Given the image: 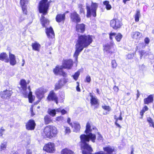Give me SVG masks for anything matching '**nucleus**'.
I'll list each match as a JSON object with an SVG mask.
<instances>
[{"label":"nucleus","instance_id":"1","mask_svg":"<svg viewBox=\"0 0 154 154\" xmlns=\"http://www.w3.org/2000/svg\"><path fill=\"white\" fill-rule=\"evenodd\" d=\"M96 130V128L94 126L91 127L90 124L88 122L86 126V129L85 132L86 135L82 134L80 136L81 142L82 143L81 144V148L83 154H114L115 149L114 147L110 146H107L103 148V150L106 152L105 154L103 152L101 151L92 154L91 152L93 150L91 147L86 142H88L90 139L92 141L94 142L96 139V135L91 132L92 130Z\"/></svg>","mask_w":154,"mask_h":154},{"label":"nucleus","instance_id":"2","mask_svg":"<svg viewBox=\"0 0 154 154\" xmlns=\"http://www.w3.org/2000/svg\"><path fill=\"white\" fill-rule=\"evenodd\" d=\"M93 41V36L90 35H80L78 36V40L75 44V51L74 57L77 61L78 57L84 48H87Z\"/></svg>","mask_w":154,"mask_h":154},{"label":"nucleus","instance_id":"3","mask_svg":"<svg viewBox=\"0 0 154 154\" xmlns=\"http://www.w3.org/2000/svg\"><path fill=\"white\" fill-rule=\"evenodd\" d=\"M38 8L39 12L42 14L40 21L43 27L45 28V32L47 35L48 36V21L44 16V15L47 14L48 9V0H42L40 1Z\"/></svg>","mask_w":154,"mask_h":154},{"label":"nucleus","instance_id":"4","mask_svg":"<svg viewBox=\"0 0 154 154\" xmlns=\"http://www.w3.org/2000/svg\"><path fill=\"white\" fill-rule=\"evenodd\" d=\"M73 65L72 61L71 59L65 60L63 63V65L57 66L54 70V72L55 74L66 77L67 74L63 70V69H70Z\"/></svg>","mask_w":154,"mask_h":154},{"label":"nucleus","instance_id":"5","mask_svg":"<svg viewBox=\"0 0 154 154\" xmlns=\"http://www.w3.org/2000/svg\"><path fill=\"white\" fill-rule=\"evenodd\" d=\"M98 4L96 3H94L91 2V7L87 5V17H90L91 15L95 17L96 16V12L98 7Z\"/></svg>","mask_w":154,"mask_h":154},{"label":"nucleus","instance_id":"6","mask_svg":"<svg viewBox=\"0 0 154 154\" xmlns=\"http://www.w3.org/2000/svg\"><path fill=\"white\" fill-rule=\"evenodd\" d=\"M110 25L114 29H117L122 26V23L120 20L115 18L110 21Z\"/></svg>","mask_w":154,"mask_h":154},{"label":"nucleus","instance_id":"7","mask_svg":"<svg viewBox=\"0 0 154 154\" xmlns=\"http://www.w3.org/2000/svg\"><path fill=\"white\" fill-rule=\"evenodd\" d=\"M47 92V90L42 88H39L36 90L35 94L39 100V101L44 97L45 93Z\"/></svg>","mask_w":154,"mask_h":154},{"label":"nucleus","instance_id":"8","mask_svg":"<svg viewBox=\"0 0 154 154\" xmlns=\"http://www.w3.org/2000/svg\"><path fill=\"white\" fill-rule=\"evenodd\" d=\"M70 16L71 20L73 22L78 23L81 21L79 15L75 11L71 13Z\"/></svg>","mask_w":154,"mask_h":154},{"label":"nucleus","instance_id":"9","mask_svg":"<svg viewBox=\"0 0 154 154\" xmlns=\"http://www.w3.org/2000/svg\"><path fill=\"white\" fill-rule=\"evenodd\" d=\"M13 92L9 90H6L0 92V96L3 99H9L10 98Z\"/></svg>","mask_w":154,"mask_h":154},{"label":"nucleus","instance_id":"10","mask_svg":"<svg viewBox=\"0 0 154 154\" xmlns=\"http://www.w3.org/2000/svg\"><path fill=\"white\" fill-rule=\"evenodd\" d=\"M49 128V138H51L56 137L57 133V128L54 126H50Z\"/></svg>","mask_w":154,"mask_h":154},{"label":"nucleus","instance_id":"11","mask_svg":"<svg viewBox=\"0 0 154 154\" xmlns=\"http://www.w3.org/2000/svg\"><path fill=\"white\" fill-rule=\"evenodd\" d=\"M20 84L23 94H25L26 96L28 94V91H26L27 83L26 80L23 79H21L20 81Z\"/></svg>","mask_w":154,"mask_h":154},{"label":"nucleus","instance_id":"12","mask_svg":"<svg viewBox=\"0 0 154 154\" xmlns=\"http://www.w3.org/2000/svg\"><path fill=\"white\" fill-rule=\"evenodd\" d=\"M67 79L65 78L61 79L59 80L58 83H57L55 85V89L58 90L60 88L66 83L67 82Z\"/></svg>","mask_w":154,"mask_h":154},{"label":"nucleus","instance_id":"13","mask_svg":"<svg viewBox=\"0 0 154 154\" xmlns=\"http://www.w3.org/2000/svg\"><path fill=\"white\" fill-rule=\"evenodd\" d=\"M35 124L33 120H29L26 125V128L28 130H32L34 129Z\"/></svg>","mask_w":154,"mask_h":154},{"label":"nucleus","instance_id":"14","mask_svg":"<svg viewBox=\"0 0 154 154\" xmlns=\"http://www.w3.org/2000/svg\"><path fill=\"white\" fill-rule=\"evenodd\" d=\"M115 45L113 42H111L109 44H107L104 46V53L105 54H107L111 52L110 49Z\"/></svg>","mask_w":154,"mask_h":154},{"label":"nucleus","instance_id":"15","mask_svg":"<svg viewBox=\"0 0 154 154\" xmlns=\"http://www.w3.org/2000/svg\"><path fill=\"white\" fill-rule=\"evenodd\" d=\"M131 37L134 39L139 40L143 37V36L142 33L138 31H135L131 32Z\"/></svg>","mask_w":154,"mask_h":154},{"label":"nucleus","instance_id":"16","mask_svg":"<svg viewBox=\"0 0 154 154\" xmlns=\"http://www.w3.org/2000/svg\"><path fill=\"white\" fill-rule=\"evenodd\" d=\"M50 100L54 101L57 104H58V98L53 91H51L49 94V100Z\"/></svg>","mask_w":154,"mask_h":154},{"label":"nucleus","instance_id":"17","mask_svg":"<svg viewBox=\"0 0 154 154\" xmlns=\"http://www.w3.org/2000/svg\"><path fill=\"white\" fill-rule=\"evenodd\" d=\"M49 39H51L50 44H52L54 43L55 40V34L53 29L51 27L49 28Z\"/></svg>","mask_w":154,"mask_h":154},{"label":"nucleus","instance_id":"18","mask_svg":"<svg viewBox=\"0 0 154 154\" xmlns=\"http://www.w3.org/2000/svg\"><path fill=\"white\" fill-rule=\"evenodd\" d=\"M90 96L91 97L90 103L91 106H96V107L98 105L99 103L98 100L96 97L94 96L91 93L90 94Z\"/></svg>","mask_w":154,"mask_h":154},{"label":"nucleus","instance_id":"19","mask_svg":"<svg viewBox=\"0 0 154 154\" xmlns=\"http://www.w3.org/2000/svg\"><path fill=\"white\" fill-rule=\"evenodd\" d=\"M28 94L26 96L25 94H23V95L25 97H28L29 99V102L30 103H32L34 100V98L32 96V92L31 91L30 87V86H29L28 88Z\"/></svg>","mask_w":154,"mask_h":154},{"label":"nucleus","instance_id":"20","mask_svg":"<svg viewBox=\"0 0 154 154\" xmlns=\"http://www.w3.org/2000/svg\"><path fill=\"white\" fill-rule=\"evenodd\" d=\"M71 126L73 128L74 131L76 132L79 131L81 128V126L79 123L76 122H73L72 126Z\"/></svg>","mask_w":154,"mask_h":154},{"label":"nucleus","instance_id":"21","mask_svg":"<svg viewBox=\"0 0 154 154\" xmlns=\"http://www.w3.org/2000/svg\"><path fill=\"white\" fill-rule=\"evenodd\" d=\"M9 57L10 64L12 66H14L17 63V61L16 60L15 56L13 54L9 53Z\"/></svg>","mask_w":154,"mask_h":154},{"label":"nucleus","instance_id":"22","mask_svg":"<svg viewBox=\"0 0 154 154\" xmlns=\"http://www.w3.org/2000/svg\"><path fill=\"white\" fill-rule=\"evenodd\" d=\"M85 29V25L83 24H78L76 26V30L77 32L83 33Z\"/></svg>","mask_w":154,"mask_h":154},{"label":"nucleus","instance_id":"23","mask_svg":"<svg viewBox=\"0 0 154 154\" xmlns=\"http://www.w3.org/2000/svg\"><path fill=\"white\" fill-rule=\"evenodd\" d=\"M65 18V14H57L56 18L57 21L58 23H60L62 21H64Z\"/></svg>","mask_w":154,"mask_h":154},{"label":"nucleus","instance_id":"24","mask_svg":"<svg viewBox=\"0 0 154 154\" xmlns=\"http://www.w3.org/2000/svg\"><path fill=\"white\" fill-rule=\"evenodd\" d=\"M145 104H148L149 103H152L153 100V97L152 95H149L147 97L144 99Z\"/></svg>","mask_w":154,"mask_h":154},{"label":"nucleus","instance_id":"25","mask_svg":"<svg viewBox=\"0 0 154 154\" xmlns=\"http://www.w3.org/2000/svg\"><path fill=\"white\" fill-rule=\"evenodd\" d=\"M32 49L35 51H39V49L41 47L40 45L37 42H35L34 43L32 44Z\"/></svg>","mask_w":154,"mask_h":154},{"label":"nucleus","instance_id":"26","mask_svg":"<svg viewBox=\"0 0 154 154\" xmlns=\"http://www.w3.org/2000/svg\"><path fill=\"white\" fill-rule=\"evenodd\" d=\"M8 56L6 53H1L0 55V60L5 61L6 62H8L9 61L8 59H6Z\"/></svg>","mask_w":154,"mask_h":154},{"label":"nucleus","instance_id":"27","mask_svg":"<svg viewBox=\"0 0 154 154\" xmlns=\"http://www.w3.org/2000/svg\"><path fill=\"white\" fill-rule=\"evenodd\" d=\"M61 154H74V152L71 150L67 148L62 149L61 151Z\"/></svg>","mask_w":154,"mask_h":154},{"label":"nucleus","instance_id":"28","mask_svg":"<svg viewBox=\"0 0 154 154\" xmlns=\"http://www.w3.org/2000/svg\"><path fill=\"white\" fill-rule=\"evenodd\" d=\"M55 149L54 144L53 143H49V152L53 153L55 152Z\"/></svg>","mask_w":154,"mask_h":154},{"label":"nucleus","instance_id":"29","mask_svg":"<svg viewBox=\"0 0 154 154\" xmlns=\"http://www.w3.org/2000/svg\"><path fill=\"white\" fill-rule=\"evenodd\" d=\"M122 113L120 112L119 117V118H118L115 115L114 116V118L116 119V122H115V124L119 128H121V127L120 125L117 123L118 121L119 120L122 121V118L121 116Z\"/></svg>","mask_w":154,"mask_h":154},{"label":"nucleus","instance_id":"30","mask_svg":"<svg viewBox=\"0 0 154 154\" xmlns=\"http://www.w3.org/2000/svg\"><path fill=\"white\" fill-rule=\"evenodd\" d=\"M7 142L5 141L0 145V151L5 150L7 148Z\"/></svg>","mask_w":154,"mask_h":154},{"label":"nucleus","instance_id":"31","mask_svg":"<svg viewBox=\"0 0 154 154\" xmlns=\"http://www.w3.org/2000/svg\"><path fill=\"white\" fill-rule=\"evenodd\" d=\"M140 16V11L137 10L136 13L134 15L135 20L136 22H138L139 21V18Z\"/></svg>","mask_w":154,"mask_h":154},{"label":"nucleus","instance_id":"32","mask_svg":"<svg viewBox=\"0 0 154 154\" xmlns=\"http://www.w3.org/2000/svg\"><path fill=\"white\" fill-rule=\"evenodd\" d=\"M103 4L106 5V7L107 10H110L111 8V6L109 4V2L108 1H105L103 2Z\"/></svg>","mask_w":154,"mask_h":154},{"label":"nucleus","instance_id":"33","mask_svg":"<svg viewBox=\"0 0 154 154\" xmlns=\"http://www.w3.org/2000/svg\"><path fill=\"white\" fill-rule=\"evenodd\" d=\"M122 37V35L120 33H118L115 36V39L118 42H119Z\"/></svg>","mask_w":154,"mask_h":154},{"label":"nucleus","instance_id":"34","mask_svg":"<svg viewBox=\"0 0 154 154\" xmlns=\"http://www.w3.org/2000/svg\"><path fill=\"white\" fill-rule=\"evenodd\" d=\"M56 114L55 109H49V114L52 116H54Z\"/></svg>","mask_w":154,"mask_h":154},{"label":"nucleus","instance_id":"35","mask_svg":"<svg viewBox=\"0 0 154 154\" xmlns=\"http://www.w3.org/2000/svg\"><path fill=\"white\" fill-rule=\"evenodd\" d=\"M80 72L79 71H78L75 72V74L72 75V76L73 77L75 81H76L80 75Z\"/></svg>","mask_w":154,"mask_h":154},{"label":"nucleus","instance_id":"36","mask_svg":"<svg viewBox=\"0 0 154 154\" xmlns=\"http://www.w3.org/2000/svg\"><path fill=\"white\" fill-rule=\"evenodd\" d=\"M147 53L144 50H142L140 52V59H141L142 57L144 56L145 57L147 56Z\"/></svg>","mask_w":154,"mask_h":154},{"label":"nucleus","instance_id":"37","mask_svg":"<svg viewBox=\"0 0 154 154\" xmlns=\"http://www.w3.org/2000/svg\"><path fill=\"white\" fill-rule=\"evenodd\" d=\"M21 6L23 13L26 15L27 14V8L26 6L24 5H21Z\"/></svg>","mask_w":154,"mask_h":154},{"label":"nucleus","instance_id":"38","mask_svg":"<svg viewBox=\"0 0 154 154\" xmlns=\"http://www.w3.org/2000/svg\"><path fill=\"white\" fill-rule=\"evenodd\" d=\"M65 134H69L71 132V130L69 127L64 126Z\"/></svg>","mask_w":154,"mask_h":154},{"label":"nucleus","instance_id":"39","mask_svg":"<svg viewBox=\"0 0 154 154\" xmlns=\"http://www.w3.org/2000/svg\"><path fill=\"white\" fill-rule=\"evenodd\" d=\"M111 65L112 68H116L117 66V63L115 60H112Z\"/></svg>","mask_w":154,"mask_h":154},{"label":"nucleus","instance_id":"40","mask_svg":"<svg viewBox=\"0 0 154 154\" xmlns=\"http://www.w3.org/2000/svg\"><path fill=\"white\" fill-rule=\"evenodd\" d=\"M79 7L80 8V14H85L84 10L83 8H82V5H79Z\"/></svg>","mask_w":154,"mask_h":154},{"label":"nucleus","instance_id":"41","mask_svg":"<svg viewBox=\"0 0 154 154\" xmlns=\"http://www.w3.org/2000/svg\"><path fill=\"white\" fill-rule=\"evenodd\" d=\"M102 107L103 109L108 111H109L111 110L109 106H102Z\"/></svg>","mask_w":154,"mask_h":154},{"label":"nucleus","instance_id":"42","mask_svg":"<svg viewBox=\"0 0 154 154\" xmlns=\"http://www.w3.org/2000/svg\"><path fill=\"white\" fill-rule=\"evenodd\" d=\"M28 0H20V3L21 5H25L28 2Z\"/></svg>","mask_w":154,"mask_h":154},{"label":"nucleus","instance_id":"43","mask_svg":"<svg viewBox=\"0 0 154 154\" xmlns=\"http://www.w3.org/2000/svg\"><path fill=\"white\" fill-rule=\"evenodd\" d=\"M43 149L44 151H45L46 152H48V144H47L45 145L43 147Z\"/></svg>","mask_w":154,"mask_h":154},{"label":"nucleus","instance_id":"44","mask_svg":"<svg viewBox=\"0 0 154 154\" xmlns=\"http://www.w3.org/2000/svg\"><path fill=\"white\" fill-rule=\"evenodd\" d=\"M127 58L128 59H132L134 57V54L133 53L128 54L127 55Z\"/></svg>","mask_w":154,"mask_h":154},{"label":"nucleus","instance_id":"45","mask_svg":"<svg viewBox=\"0 0 154 154\" xmlns=\"http://www.w3.org/2000/svg\"><path fill=\"white\" fill-rule=\"evenodd\" d=\"M48 127L47 126L45 128L44 130V132L45 134V135H46L47 137H48Z\"/></svg>","mask_w":154,"mask_h":154},{"label":"nucleus","instance_id":"46","mask_svg":"<svg viewBox=\"0 0 154 154\" xmlns=\"http://www.w3.org/2000/svg\"><path fill=\"white\" fill-rule=\"evenodd\" d=\"M63 119V116H58L56 118V121L58 122H60Z\"/></svg>","mask_w":154,"mask_h":154},{"label":"nucleus","instance_id":"47","mask_svg":"<svg viewBox=\"0 0 154 154\" xmlns=\"http://www.w3.org/2000/svg\"><path fill=\"white\" fill-rule=\"evenodd\" d=\"M144 41L145 43H146V44H148L150 40L149 38L146 37L145 38L144 40Z\"/></svg>","mask_w":154,"mask_h":154},{"label":"nucleus","instance_id":"48","mask_svg":"<svg viewBox=\"0 0 154 154\" xmlns=\"http://www.w3.org/2000/svg\"><path fill=\"white\" fill-rule=\"evenodd\" d=\"M116 35V34L115 33H112L111 32L109 34V38L111 40L112 39L113 36H115Z\"/></svg>","mask_w":154,"mask_h":154},{"label":"nucleus","instance_id":"49","mask_svg":"<svg viewBox=\"0 0 154 154\" xmlns=\"http://www.w3.org/2000/svg\"><path fill=\"white\" fill-rule=\"evenodd\" d=\"M44 120L46 124H48V116L46 115L44 118Z\"/></svg>","mask_w":154,"mask_h":154},{"label":"nucleus","instance_id":"50","mask_svg":"<svg viewBox=\"0 0 154 154\" xmlns=\"http://www.w3.org/2000/svg\"><path fill=\"white\" fill-rule=\"evenodd\" d=\"M86 80L88 82H90L91 81V78L90 77L89 75L87 76L86 77Z\"/></svg>","mask_w":154,"mask_h":154},{"label":"nucleus","instance_id":"51","mask_svg":"<svg viewBox=\"0 0 154 154\" xmlns=\"http://www.w3.org/2000/svg\"><path fill=\"white\" fill-rule=\"evenodd\" d=\"M70 122H71L70 118H68V119H67V122L69 124V125H70L71 126H72L73 122L72 123H70Z\"/></svg>","mask_w":154,"mask_h":154},{"label":"nucleus","instance_id":"52","mask_svg":"<svg viewBox=\"0 0 154 154\" xmlns=\"http://www.w3.org/2000/svg\"><path fill=\"white\" fill-rule=\"evenodd\" d=\"M147 121L149 122V123L151 124H152L153 122L152 119L150 117H149L147 118Z\"/></svg>","mask_w":154,"mask_h":154},{"label":"nucleus","instance_id":"53","mask_svg":"<svg viewBox=\"0 0 154 154\" xmlns=\"http://www.w3.org/2000/svg\"><path fill=\"white\" fill-rule=\"evenodd\" d=\"M139 45L140 47V48H145V45H144V43H139Z\"/></svg>","mask_w":154,"mask_h":154},{"label":"nucleus","instance_id":"54","mask_svg":"<svg viewBox=\"0 0 154 154\" xmlns=\"http://www.w3.org/2000/svg\"><path fill=\"white\" fill-rule=\"evenodd\" d=\"M5 130L2 128L0 131V136H2L3 134V132L5 131Z\"/></svg>","mask_w":154,"mask_h":154},{"label":"nucleus","instance_id":"55","mask_svg":"<svg viewBox=\"0 0 154 154\" xmlns=\"http://www.w3.org/2000/svg\"><path fill=\"white\" fill-rule=\"evenodd\" d=\"M5 130L2 128L0 131V136H2L3 134V132L5 131Z\"/></svg>","mask_w":154,"mask_h":154},{"label":"nucleus","instance_id":"56","mask_svg":"<svg viewBox=\"0 0 154 154\" xmlns=\"http://www.w3.org/2000/svg\"><path fill=\"white\" fill-rule=\"evenodd\" d=\"M26 154H32V152L30 149H27L26 152Z\"/></svg>","mask_w":154,"mask_h":154},{"label":"nucleus","instance_id":"57","mask_svg":"<svg viewBox=\"0 0 154 154\" xmlns=\"http://www.w3.org/2000/svg\"><path fill=\"white\" fill-rule=\"evenodd\" d=\"M149 109L147 107V106H144L143 109H142L143 111L145 112L146 111H147Z\"/></svg>","mask_w":154,"mask_h":154},{"label":"nucleus","instance_id":"58","mask_svg":"<svg viewBox=\"0 0 154 154\" xmlns=\"http://www.w3.org/2000/svg\"><path fill=\"white\" fill-rule=\"evenodd\" d=\"M24 19V17H23L22 16H20V18L19 20V21L20 22H22L23 21Z\"/></svg>","mask_w":154,"mask_h":154},{"label":"nucleus","instance_id":"59","mask_svg":"<svg viewBox=\"0 0 154 154\" xmlns=\"http://www.w3.org/2000/svg\"><path fill=\"white\" fill-rule=\"evenodd\" d=\"M61 112L63 115H64L66 113V112L64 109H62L61 110Z\"/></svg>","mask_w":154,"mask_h":154},{"label":"nucleus","instance_id":"60","mask_svg":"<svg viewBox=\"0 0 154 154\" xmlns=\"http://www.w3.org/2000/svg\"><path fill=\"white\" fill-rule=\"evenodd\" d=\"M3 26L2 24L0 23V31H2L3 29Z\"/></svg>","mask_w":154,"mask_h":154},{"label":"nucleus","instance_id":"61","mask_svg":"<svg viewBox=\"0 0 154 154\" xmlns=\"http://www.w3.org/2000/svg\"><path fill=\"white\" fill-rule=\"evenodd\" d=\"M115 90V91H118V88L116 86H115L113 88Z\"/></svg>","mask_w":154,"mask_h":154},{"label":"nucleus","instance_id":"62","mask_svg":"<svg viewBox=\"0 0 154 154\" xmlns=\"http://www.w3.org/2000/svg\"><path fill=\"white\" fill-rule=\"evenodd\" d=\"M140 96V94L139 93L138 90H137V99H138Z\"/></svg>","mask_w":154,"mask_h":154},{"label":"nucleus","instance_id":"63","mask_svg":"<svg viewBox=\"0 0 154 154\" xmlns=\"http://www.w3.org/2000/svg\"><path fill=\"white\" fill-rule=\"evenodd\" d=\"M131 154H134V149L132 146L131 147Z\"/></svg>","mask_w":154,"mask_h":154},{"label":"nucleus","instance_id":"64","mask_svg":"<svg viewBox=\"0 0 154 154\" xmlns=\"http://www.w3.org/2000/svg\"><path fill=\"white\" fill-rule=\"evenodd\" d=\"M145 112L144 111H143V110H142L141 111L140 114L141 116H143Z\"/></svg>","mask_w":154,"mask_h":154}]
</instances>
